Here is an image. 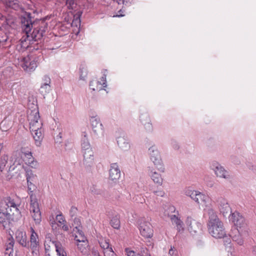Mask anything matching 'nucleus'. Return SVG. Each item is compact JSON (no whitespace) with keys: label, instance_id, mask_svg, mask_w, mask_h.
<instances>
[{"label":"nucleus","instance_id":"nucleus-1","mask_svg":"<svg viewBox=\"0 0 256 256\" xmlns=\"http://www.w3.org/2000/svg\"><path fill=\"white\" fill-rule=\"evenodd\" d=\"M22 28L24 35L21 38L24 42L40 40L48 28V24L44 20L32 22L30 14H26L21 18Z\"/></svg>","mask_w":256,"mask_h":256},{"label":"nucleus","instance_id":"nucleus-2","mask_svg":"<svg viewBox=\"0 0 256 256\" xmlns=\"http://www.w3.org/2000/svg\"><path fill=\"white\" fill-rule=\"evenodd\" d=\"M208 228L209 233L216 238H221L226 234L223 222L219 219L216 212L210 208L208 211Z\"/></svg>","mask_w":256,"mask_h":256},{"label":"nucleus","instance_id":"nucleus-3","mask_svg":"<svg viewBox=\"0 0 256 256\" xmlns=\"http://www.w3.org/2000/svg\"><path fill=\"white\" fill-rule=\"evenodd\" d=\"M39 57L34 56H27L24 57L21 61L20 65L23 69L28 72L34 71L39 64Z\"/></svg>","mask_w":256,"mask_h":256},{"label":"nucleus","instance_id":"nucleus-4","mask_svg":"<svg viewBox=\"0 0 256 256\" xmlns=\"http://www.w3.org/2000/svg\"><path fill=\"white\" fill-rule=\"evenodd\" d=\"M28 120L30 121V132L37 131L42 128V123L40 120L39 112L38 109L31 110L28 114Z\"/></svg>","mask_w":256,"mask_h":256},{"label":"nucleus","instance_id":"nucleus-5","mask_svg":"<svg viewBox=\"0 0 256 256\" xmlns=\"http://www.w3.org/2000/svg\"><path fill=\"white\" fill-rule=\"evenodd\" d=\"M148 154L151 160L153 162L158 170L162 172H164V166L160 153L155 146H152L148 149Z\"/></svg>","mask_w":256,"mask_h":256},{"label":"nucleus","instance_id":"nucleus-6","mask_svg":"<svg viewBox=\"0 0 256 256\" xmlns=\"http://www.w3.org/2000/svg\"><path fill=\"white\" fill-rule=\"evenodd\" d=\"M230 220L236 226V228L242 230V232L244 230V233L248 230L247 224L244 218L238 212H234L231 214Z\"/></svg>","mask_w":256,"mask_h":256},{"label":"nucleus","instance_id":"nucleus-7","mask_svg":"<svg viewBox=\"0 0 256 256\" xmlns=\"http://www.w3.org/2000/svg\"><path fill=\"white\" fill-rule=\"evenodd\" d=\"M138 229L140 234L146 238H149L152 236V230L150 224L146 221L144 220L141 219L138 222Z\"/></svg>","mask_w":256,"mask_h":256},{"label":"nucleus","instance_id":"nucleus-8","mask_svg":"<svg viewBox=\"0 0 256 256\" xmlns=\"http://www.w3.org/2000/svg\"><path fill=\"white\" fill-rule=\"evenodd\" d=\"M92 132L96 136L99 137L104 134L103 126L100 119L96 116H92L90 119Z\"/></svg>","mask_w":256,"mask_h":256},{"label":"nucleus","instance_id":"nucleus-9","mask_svg":"<svg viewBox=\"0 0 256 256\" xmlns=\"http://www.w3.org/2000/svg\"><path fill=\"white\" fill-rule=\"evenodd\" d=\"M106 72V70H104V72ZM100 80V81H99L96 79L92 80L90 83V88L94 91H100L103 90L104 88L106 87V74L105 73L104 74Z\"/></svg>","mask_w":256,"mask_h":256},{"label":"nucleus","instance_id":"nucleus-10","mask_svg":"<svg viewBox=\"0 0 256 256\" xmlns=\"http://www.w3.org/2000/svg\"><path fill=\"white\" fill-rule=\"evenodd\" d=\"M216 204L220 213L226 216L231 212V208L228 200L223 197H220L216 200Z\"/></svg>","mask_w":256,"mask_h":256},{"label":"nucleus","instance_id":"nucleus-11","mask_svg":"<svg viewBox=\"0 0 256 256\" xmlns=\"http://www.w3.org/2000/svg\"><path fill=\"white\" fill-rule=\"evenodd\" d=\"M18 205L15 200L10 197L6 198L4 201L1 203L0 207L6 210L7 211L12 212V210L18 211Z\"/></svg>","mask_w":256,"mask_h":256},{"label":"nucleus","instance_id":"nucleus-12","mask_svg":"<svg viewBox=\"0 0 256 256\" xmlns=\"http://www.w3.org/2000/svg\"><path fill=\"white\" fill-rule=\"evenodd\" d=\"M247 234L248 230H246V233H244V230H243L242 232V230L236 228L232 232L230 236L234 241L236 242L238 244L241 246L244 243L242 236H246Z\"/></svg>","mask_w":256,"mask_h":256},{"label":"nucleus","instance_id":"nucleus-13","mask_svg":"<svg viewBox=\"0 0 256 256\" xmlns=\"http://www.w3.org/2000/svg\"><path fill=\"white\" fill-rule=\"evenodd\" d=\"M10 214L6 210L0 207V224L4 228H7L10 223Z\"/></svg>","mask_w":256,"mask_h":256},{"label":"nucleus","instance_id":"nucleus-14","mask_svg":"<svg viewBox=\"0 0 256 256\" xmlns=\"http://www.w3.org/2000/svg\"><path fill=\"white\" fill-rule=\"evenodd\" d=\"M110 178L116 182L120 177V171L117 163H112L110 164L109 170Z\"/></svg>","mask_w":256,"mask_h":256},{"label":"nucleus","instance_id":"nucleus-15","mask_svg":"<svg viewBox=\"0 0 256 256\" xmlns=\"http://www.w3.org/2000/svg\"><path fill=\"white\" fill-rule=\"evenodd\" d=\"M83 153V164L86 168H90L94 163V155L92 150L86 151Z\"/></svg>","mask_w":256,"mask_h":256},{"label":"nucleus","instance_id":"nucleus-16","mask_svg":"<svg viewBox=\"0 0 256 256\" xmlns=\"http://www.w3.org/2000/svg\"><path fill=\"white\" fill-rule=\"evenodd\" d=\"M190 232L196 233L200 228L201 224L196 220H193L191 217L188 216L186 221Z\"/></svg>","mask_w":256,"mask_h":256},{"label":"nucleus","instance_id":"nucleus-17","mask_svg":"<svg viewBox=\"0 0 256 256\" xmlns=\"http://www.w3.org/2000/svg\"><path fill=\"white\" fill-rule=\"evenodd\" d=\"M16 240L22 246L27 247L28 242H27V237L26 233L22 230H18L16 232Z\"/></svg>","mask_w":256,"mask_h":256},{"label":"nucleus","instance_id":"nucleus-18","mask_svg":"<svg viewBox=\"0 0 256 256\" xmlns=\"http://www.w3.org/2000/svg\"><path fill=\"white\" fill-rule=\"evenodd\" d=\"M30 230L31 232L30 238V248L32 252L38 250L39 246V242L38 240V236L32 227L30 228Z\"/></svg>","mask_w":256,"mask_h":256},{"label":"nucleus","instance_id":"nucleus-19","mask_svg":"<svg viewBox=\"0 0 256 256\" xmlns=\"http://www.w3.org/2000/svg\"><path fill=\"white\" fill-rule=\"evenodd\" d=\"M100 247L104 250L103 252L104 256H116L112 248L110 246L108 241L105 240H102L100 242Z\"/></svg>","mask_w":256,"mask_h":256},{"label":"nucleus","instance_id":"nucleus-20","mask_svg":"<svg viewBox=\"0 0 256 256\" xmlns=\"http://www.w3.org/2000/svg\"><path fill=\"white\" fill-rule=\"evenodd\" d=\"M74 240L78 242L77 244L78 250L82 254H86L88 252V242L86 241L85 236H82L81 238H78V236L76 235L75 236Z\"/></svg>","mask_w":256,"mask_h":256},{"label":"nucleus","instance_id":"nucleus-21","mask_svg":"<svg viewBox=\"0 0 256 256\" xmlns=\"http://www.w3.org/2000/svg\"><path fill=\"white\" fill-rule=\"evenodd\" d=\"M214 171L217 176L226 179L230 178L228 172L226 171L222 166L219 164H216V166L214 167Z\"/></svg>","mask_w":256,"mask_h":256},{"label":"nucleus","instance_id":"nucleus-22","mask_svg":"<svg viewBox=\"0 0 256 256\" xmlns=\"http://www.w3.org/2000/svg\"><path fill=\"white\" fill-rule=\"evenodd\" d=\"M81 146L82 152L86 151L92 150L88 138V134L86 132L82 133Z\"/></svg>","mask_w":256,"mask_h":256},{"label":"nucleus","instance_id":"nucleus-23","mask_svg":"<svg viewBox=\"0 0 256 256\" xmlns=\"http://www.w3.org/2000/svg\"><path fill=\"white\" fill-rule=\"evenodd\" d=\"M140 120L142 124L145 126V128L147 131L151 132L152 130V126L150 124V120L149 115L146 114H142L140 116Z\"/></svg>","mask_w":256,"mask_h":256},{"label":"nucleus","instance_id":"nucleus-24","mask_svg":"<svg viewBox=\"0 0 256 256\" xmlns=\"http://www.w3.org/2000/svg\"><path fill=\"white\" fill-rule=\"evenodd\" d=\"M30 211L31 213H35L40 212L39 204L35 196H34L32 193H30Z\"/></svg>","mask_w":256,"mask_h":256},{"label":"nucleus","instance_id":"nucleus-25","mask_svg":"<svg viewBox=\"0 0 256 256\" xmlns=\"http://www.w3.org/2000/svg\"><path fill=\"white\" fill-rule=\"evenodd\" d=\"M56 219L58 223V226H62V228L63 230L66 232L69 230V226L66 224V222L62 214H57Z\"/></svg>","mask_w":256,"mask_h":256},{"label":"nucleus","instance_id":"nucleus-26","mask_svg":"<svg viewBox=\"0 0 256 256\" xmlns=\"http://www.w3.org/2000/svg\"><path fill=\"white\" fill-rule=\"evenodd\" d=\"M117 143L118 146L124 150H127L130 148V144L124 136H119L117 138Z\"/></svg>","mask_w":256,"mask_h":256},{"label":"nucleus","instance_id":"nucleus-27","mask_svg":"<svg viewBox=\"0 0 256 256\" xmlns=\"http://www.w3.org/2000/svg\"><path fill=\"white\" fill-rule=\"evenodd\" d=\"M26 173V180L28 182V190L30 191L28 192L29 194L30 193H32V190H31L32 188H30V184L29 183L32 184V180H33L35 178L36 176L32 172V171L30 169V168H26L25 169Z\"/></svg>","mask_w":256,"mask_h":256},{"label":"nucleus","instance_id":"nucleus-28","mask_svg":"<svg viewBox=\"0 0 256 256\" xmlns=\"http://www.w3.org/2000/svg\"><path fill=\"white\" fill-rule=\"evenodd\" d=\"M52 244L54 246L58 256H67L64 248L60 242H52Z\"/></svg>","mask_w":256,"mask_h":256},{"label":"nucleus","instance_id":"nucleus-29","mask_svg":"<svg viewBox=\"0 0 256 256\" xmlns=\"http://www.w3.org/2000/svg\"><path fill=\"white\" fill-rule=\"evenodd\" d=\"M42 128L38 130L37 131H32V134L35 140L36 144V146H39L40 144V142L42 140Z\"/></svg>","mask_w":256,"mask_h":256},{"label":"nucleus","instance_id":"nucleus-30","mask_svg":"<svg viewBox=\"0 0 256 256\" xmlns=\"http://www.w3.org/2000/svg\"><path fill=\"white\" fill-rule=\"evenodd\" d=\"M208 196L198 192L197 196H196L195 202L200 204H206L208 200Z\"/></svg>","mask_w":256,"mask_h":256},{"label":"nucleus","instance_id":"nucleus-31","mask_svg":"<svg viewBox=\"0 0 256 256\" xmlns=\"http://www.w3.org/2000/svg\"><path fill=\"white\" fill-rule=\"evenodd\" d=\"M14 242L13 240H9L8 242L6 244L5 251V256H13V247Z\"/></svg>","mask_w":256,"mask_h":256},{"label":"nucleus","instance_id":"nucleus-32","mask_svg":"<svg viewBox=\"0 0 256 256\" xmlns=\"http://www.w3.org/2000/svg\"><path fill=\"white\" fill-rule=\"evenodd\" d=\"M150 176L154 182L156 183L160 186L162 184L163 180L160 174H158L156 172L151 171Z\"/></svg>","mask_w":256,"mask_h":256},{"label":"nucleus","instance_id":"nucleus-33","mask_svg":"<svg viewBox=\"0 0 256 256\" xmlns=\"http://www.w3.org/2000/svg\"><path fill=\"white\" fill-rule=\"evenodd\" d=\"M198 193V191L195 190L190 188H188L184 190V194L186 196L190 197L194 202Z\"/></svg>","mask_w":256,"mask_h":256},{"label":"nucleus","instance_id":"nucleus-34","mask_svg":"<svg viewBox=\"0 0 256 256\" xmlns=\"http://www.w3.org/2000/svg\"><path fill=\"white\" fill-rule=\"evenodd\" d=\"M90 192L94 196H104V192L102 190L99 188L95 185H93L90 188Z\"/></svg>","mask_w":256,"mask_h":256},{"label":"nucleus","instance_id":"nucleus-35","mask_svg":"<svg viewBox=\"0 0 256 256\" xmlns=\"http://www.w3.org/2000/svg\"><path fill=\"white\" fill-rule=\"evenodd\" d=\"M4 4L7 6L11 8H12L16 10L19 8V4L18 0H6Z\"/></svg>","mask_w":256,"mask_h":256},{"label":"nucleus","instance_id":"nucleus-36","mask_svg":"<svg viewBox=\"0 0 256 256\" xmlns=\"http://www.w3.org/2000/svg\"><path fill=\"white\" fill-rule=\"evenodd\" d=\"M110 224L112 227L116 229H118L120 227V216L116 215L112 218Z\"/></svg>","mask_w":256,"mask_h":256},{"label":"nucleus","instance_id":"nucleus-37","mask_svg":"<svg viewBox=\"0 0 256 256\" xmlns=\"http://www.w3.org/2000/svg\"><path fill=\"white\" fill-rule=\"evenodd\" d=\"M8 160V156L6 155H2L0 158V170L2 172L6 166Z\"/></svg>","mask_w":256,"mask_h":256},{"label":"nucleus","instance_id":"nucleus-38","mask_svg":"<svg viewBox=\"0 0 256 256\" xmlns=\"http://www.w3.org/2000/svg\"><path fill=\"white\" fill-rule=\"evenodd\" d=\"M32 214V216L35 222V223L36 224H39L40 222H41V213L40 212H36L35 213H31Z\"/></svg>","mask_w":256,"mask_h":256},{"label":"nucleus","instance_id":"nucleus-39","mask_svg":"<svg viewBox=\"0 0 256 256\" xmlns=\"http://www.w3.org/2000/svg\"><path fill=\"white\" fill-rule=\"evenodd\" d=\"M50 90V86H48L46 84H42L39 90L40 92L43 95L48 93Z\"/></svg>","mask_w":256,"mask_h":256},{"label":"nucleus","instance_id":"nucleus-40","mask_svg":"<svg viewBox=\"0 0 256 256\" xmlns=\"http://www.w3.org/2000/svg\"><path fill=\"white\" fill-rule=\"evenodd\" d=\"M8 36L0 28V42H6Z\"/></svg>","mask_w":256,"mask_h":256},{"label":"nucleus","instance_id":"nucleus-41","mask_svg":"<svg viewBox=\"0 0 256 256\" xmlns=\"http://www.w3.org/2000/svg\"><path fill=\"white\" fill-rule=\"evenodd\" d=\"M74 223L73 226H74V231H75L74 229H78V228H80L81 222L80 218H74Z\"/></svg>","mask_w":256,"mask_h":256},{"label":"nucleus","instance_id":"nucleus-42","mask_svg":"<svg viewBox=\"0 0 256 256\" xmlns=\"http://www.w3.org/2000/svg\"><path fill=\"white\" fill-rule=\"evenodd\" d=\"M24 168L23 166L20 165V164H17L16 166H15V163L14 164L13 166H11L9 168V172L14 171L15 169H18L19 170L20 168Z\"/></svg>","mask_w":256,"mask_h":256},{"label":"nucleus","instance_id":"nucleus-43","mask_svg":"<svg viewBox=\"0 0 256 256\" xmlns=\"http://www.w3.org/2000/svg\"><path fill=\"white\" fill-rule=\"evenodd\" d=\"M170 220L172 222L173 224H175L176 225L178 224V223L180 222L181 220L179 219L178 217H176L175 215H172L170 216Z\"/></svg>","mask_w":256,"mask_h":256},{"label":"nucleus","instance_id":"nucleus-44","mask_svg":"<svg viewBox=\"0 0 256 256\" xmlns=\"http://www.w3.org/2000/svg\"><path fill=\"white\" fill-rule=\"evenodd\" d=\"M170 220L172 222L173 224H175L176 225L178 224V223L180 222L181 220L179 219L178 217H176L175 215H172L170 216Z\"/></svg>","mask_w":256,"mask_h":256},{"label":"nucleus","instance_id":"nucleus-45","mask_svg":"<svg viewBox=\"0 0 256 256\" xmlns=\"http://www.w3.org/2000/svg\"><path fill=\"white\" fill-rule=\"evenodd\" d=\"M176 227L177 230L179 232H182L184 230V224L183 222L181 220L180 222L178 223L177 224H176Z\"/></svg>","mask_w":256,"mask_h":256},{"label":"nucleus","instance_id":"nucleus-46","mask_svg":"<svg viewBox=\"0 0 256 256\" xmlns=\"http://www.w3.org/2000/svg\"><path fill=\"white\" fill-rule=\"evenodd\" d=\"M44 82L42 83L43 84H46L48 86H50V79L48 76H44L43 78Z\"/></svg>","mask_w":256,"mask_h":256},{"label":"nucleus","instance_id":"nucleus-47","mask_svg":"<svg viewBox=\"0 0 256 256\" xmlns=\"http://www.w3.org/2000/svg\"><path fill=\"white\" fill-rule=\"evenodd\" d=\"M140 256H150L148 253V250L146 248H142Z\"/></svg>","mask_w":256,"mask_h":256},{"label":"nucleus","instance_id":"nucleus-48","mask_svg":"<svg viewBox=\"0 0 256 256\" xmlns=\"http://www.w3.org/2000/svg\"><path fill=\"white\" fill-rule=\"evenodd\" d=\"M78 209L76 207L72 206L70 210V214L72 217L74 216L76 214Z\"/></svg>","mask_w":256,"mask_h":256},{"label":"nucleus","instance_id":"nucleus-49","mask_svg":"<svg viewBox=\"0 0 256 256\" xmlns=\"http://www.w3.org/2000/svg\"><path fill=\"white\" fill-rule=\"evenodd\" d=\"M171 144L173 148L175 150H178L180 148V146L178 142L175 140H172Z\"/></svg>","mask_w":256,"mask_h":256},{"label":"nucleus","instance_id":"nucleus-50","mask_svg":"<svg viewBox=\"0 0 256 256\" xmlns=\"http://www.w3.org/2000/svg\"><path fill=\"white\" fill-rule=\"evenodd\" d=\"M28 165L32 168H36L38 166V163L35 160L31 162H28Z\"/></svg>","mask_w":256,"mask_h":256},{"label":"nucleus","instance_id":"nucleus-51","mask_svg":"<svg viewBox=\"0 0 256 256\" xmlns=\"http://www.w3.org/2000/svg\"><path fill=\"white\" fill-rule=\"evenodd\" d=\"M155 195L160 196H163L164 195V192L162 190H158L154 192Z\"/></svg>","mask_w":256,"mask_h":256},{"label":"nucleus","instance_id":"nucleus-52","mask_svg":"<svg viewBox=\"0 0 256 256\" xmlns=\"http://www.w3.org/2000/svg\"><path fill=\"white\" fill-rule=\"evenodd\" d=\"M31 152L29 150H26L24 148H22L21 150L22 152V156L24 158L26 156H27V154H29Z\"/></svg>","mask_w":256,"mask_h":256},{"label":"nucleus","instance_id":"nucleus-53","mask_svg":"<svg viewBox=\"0 0 256 256\" xmlns=\"http://www.w3.org/2000/svg\"><path fill=\"white\" fill-rule=\"evenodd\" d=\"M126 252H127V255L128 256H135V253L134 251L132 250H129L128 248H126Z\"/></svg>","mask_w":256,"mask_h":256},{"label":"nucleus","instance_id":"nucleus-54","mask_svg":"<svg viewBox=\"0 0 256 256\" xmlns=\"http://www.w3.org/2000/svg\"><path fill=\"white\" fill-rule=\"evenodd\" d=\"M114 1L117 2L118 4H125L126 5L128 3V2H126L124 0H114Z\"/></svg>","mask_w":256,"mask_h":256},{"label":"nucleus","instance_id":"nucleus-55","mask_svg":"<svg viewBox=\"0 0 256 256\" xmlns=\"http://www.w3.org/2000/svg\"><path fill=\"white\" fill-rule=\"evenodd\" d=\"M78 232V234L80 236V238H81L82 236H84L83 232L80 230V228H78V229H76Z\"/></svg>","mask_w":256,"mask_h":256},{"label":"nucleus","instance_id":"nucleus-56","mask_svg":"<svg viewBox=\"0 0 256 256\" xmlns=\"http://www.w3.org/2000/svg\"><path fill=\"white\" fill-rule=\"evenodd\" d=\"M33 158V156H32V154L30 152V153H29V154H27V156H26L24 158V161H25L26 160L30 159V158Z\"/></svg>","mask_w":256,"mask_h":256},{"label":"nucleus","instance_id":"nucleus-57","mask_svg":"<svg viewBox=\"0 0 256 256\" xmlns=\"http://www.w3.org/2000/svg\"><path fill=\"white\" fill-rule=\"evenodd\" d=\"M118 12L119 13L118 14H117L116 16H114H114H116V17H120V16H124V14H122V13L123 12V11L122 10H120Z\"/></svg>","mask_w":256,"mask_h":256},{"label":"nucleus","instance_id":"nucleus-58","mask_svg":"<svg viewBox=\"0 0 256 256\" xmlns=\"http://www.w3.org/2000/svg\"><path fill=\"white\" fill-rule=\"evenodd\" d=\"M45 250H46V256H52L49 252V250L46 248V246L45 244Z\"/></svg>","mask_w":256,"mask_h":256},{"label":"nucleus","instance_id":"nucleus-59","mask_svg":"<svg viewBox=\"0 0 256 256\" xmlns=\"http://www.w3.org/2000/svg\"><path fill=\"white\" fill-rule=\"evenodd\" d=\"M92 256H100L99 252L97 250H92Z\"/></svg>","mask_w":256,"mask_h":256},{"label":"nucleus","instance_id":"nucleus-60","mask_svg":"<svg viewBox=\"0 0 256 256\" xmlns=\"http://www.w3.org/2000/svg\"><path fill=\"white\" fill-rule=\"evenodd\" d=\"M34 158L33 157V158H30V159L26 160L24 162H25L26 164L28 165V162H31L32 161H34Z\"/></svg>","mask_w":256,"mask_h":256},{"label":"nucleus","instance_id":"nucleus-61","mask_svg":"<svg viewBox=\"0 0 256 256\" xmlns=\"http://www.w3.org/2000/svg\"><path fill=\"white\" fill-rule=\"evenodd\" d=\"M50 224L52 227V228L54 229L56 224V222L54 220L52 221V222H50Z\"/></svg>","mask_w":256,"mask_h":256},{"label":"nucleus","instance_id":"nucleus-62","mask_svg":"<svg viewBox=\"0 0 256 256\" xmlns=\"http://www.w3.org/2000/svg\"><path fill=\"white\" fill-rule=\"evenodd\" d=\"M252 170L254 172H256V166H252Z\"/></svg>","mask_w":256,"mask_h":256},{"label":"nucleus","instance_id":"nucleus-63","mask_svg":"<svg viewBox=\"0 0 256 256\" xmlns=\"http://www.w3.org/2000/svg\"><path fill=\"white\" fill-rule=\"evenodd\" d=\"M169 254L170 255H172L174 254V250L172 248L170 250H169Z\"/></svg>","mask_w":256,"mask_h":256},{"label":"nucleus","instance_id":"nucleus-64","mask_svg":"<svg viewBox=\"0 0 256 256\" xmlns=\"http://www.w3.org/2000/svg\"><path fill=\"white\" fill-rule=\"evenodd\" d=\"M6 121L5 120H3L2 122L0 123V127L2 128L3 126L6 123Z\"/></svg>","mask_w":256,"mask_h":256}]
</instances>
